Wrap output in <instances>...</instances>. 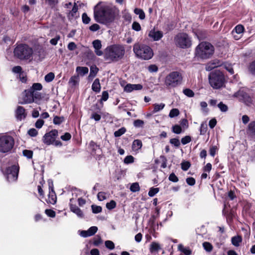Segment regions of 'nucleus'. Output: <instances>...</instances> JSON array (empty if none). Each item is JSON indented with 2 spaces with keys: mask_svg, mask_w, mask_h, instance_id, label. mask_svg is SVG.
Segmentation results:
<instances>
[{
  "mask_svg": "<svg viewBox=\"0 0 255 255\" xmlns=\"http://www.w3.org/2000/svg\"><path fill=\"white\" fill-rule=\"evenodd\" d=\"M118 13L119 10L115 6L99 3L94 7V18L96 22L109 25Z\"/></svg>",
  "mask_w": 255,
  "mask_h": 255,
  "instance_id": "f257e3e1",
  "label": "nucleus"
},
{
  "mask_svg": "<svg viewBox=\"0 0 255 255\" xmlns=\"http://www.w3.org/2000/svg\"><path fill=\"white\" fill-rule=\"evenodd\" d=\"M125 54V48L124 46L112 45L105 49L104 58L111 62H117L123 58Z\"/></svg>",
  "mask_w": 255,
  "mask_h": 255,
  "instance_id": "f03ea898",
  "label": "nucleus"
},
{
  "mask_svg": "<svg viewBox=\"0 0 255 255\" xmlns=\"http://www.w3.org/2000/svg\"><path fill=\"white\" fill-rule=\"evenodd\" d=\"M214 47L208 42H201L196 48L195 55L201 59H208L214 53Z\"/></svg>",
  "mask_w": 255,
  "mask_h": 255,
  "instance_id": "7ed1b4c3",
  "label": "nucleus"
},
{
  "mask_svg": "<svg viewBox=\"0 0 255 255\" xmlns=\"http://www.w3.org/2000/svg\"><path fill=\"white\" fill-rule=\"evenodd\" d=\"M133 51L137 57L143 60H149L153 55V51L149 46L138 43L134 45Z\"/></svg>",
  "mask_w": 255,
  "mask_h": 255,
  "instance_id": "20e7f679",
  "label": "nucleus"
},
{
  "mask_svg": "<svg viewBox=\"0 0 255 255\" xmlns=\"http://www.w3.org/2000/svg\"><path fill=\"white\" fill-rule=\"evenodd\" d=\"M182 79V75L180 72L173 71L165 77L164 84L168 88H174L181 84Z\"/></svg>",
  "mask_w": 255,
  "mask_h": 255,
  "instance_id": "39448f33",
  "label": "nucleus"
},
{
  "mask_svg": "<svg viewBox=\"0 0 255 255\" xmlns=\"http://www.w3.org/2000/svg\"><path fill=\"white\" fill-rule=\"evenodd\" d=\"M14 56L19 59H29L33 54V49L26 44H19L14 49Z\"/></svg>",
  "mask_w": 255,
  "mask_h": 255,
  "instance_id": "423d86ee",
  "label": "nucleus"
},
{
  "mask_svg": "<svg viewBox=\"0 0 255 255\" xmlns=\"http://www.w3.org/2000/svg\"><path fill=\"white\" fill-rule=\"evenodd\" d=\"M14 140L9 135H0V152L6 153L10 151L13 147Z\"/></svg>",
  "mask_w": 255,
  "mask_h": 255,
  "instance_id": "0eeeda50",
  "label": "nucleus"
},
{
  "mask_svg": "<svg viewBox=\"0 0 255 255\" xmlns=\"http://www.w3.org/2000/svg\"><path fill=\"white\" fill-rule=\"evenodd\" d=\"M209 80L211 86L214 89L222 87L225 81L223 74L220 71H215L210 73Z\"/></svg>",
  "mask_w": 255,
  "mask_h": 255,
  "instance_id": "6e6552de",
  "label": "nucleus"
},
{
  "mask_svg": "<svg viewBox=\"0 0 255 255\" xmlns=\"http://www.w3.org/2000/svg\"><path fill=\"white\" fill-rule=\"evenodd\" d=\"M174 41L176 45L182 48H187L191 45L190 38L186 33L178 34L175 37Z\"/></svg>",
  "mask_w": 255,
  "mask_h": 255,
  "instance_id": "1a4fd4ad",
  "label": "nucleus"
},
{
  "mask_svg": "<svg viewBox=\"0 0 255 255\" xmlns=\"http://www.w3.org/2000/svg\"><path fill=\"white\" fill-rule=\"evenodd\" d=\"M82 192L81 190L75 189L72 192V198L70 200V207H77V206H83L86 202L85 199L81 197Z\"/></svg>",
  "mask_w": 255,
  "mask_h": 255,
  "instance_id": "9d476101",
  "label": "nucleus"
},
{
  "mask_svg": "<svg viewBox=\"0 0 255 255\" xmlns=\"http://www.w3.org/2000/svg\"><path fill=\"white\" fill-rule=\"evenodd\" d=\"M19 172V167L18 165H13L7 167L4 174L5 175L8 182H13L17 180Z\"/></svg>",
  "mask_w": 255,
  "mask_h": 255,
  "instance_id": "9b49d317",
  "label": "nucleus"
},
{
  "mask_svg": "<svg viewBox=\"0 0 255 255\" xmlns=\"http://www.w3.org/2000/svg\"><path fill=\"white\" fill-rule=\"evenodd\" d=\"M58 136V131L56 129H53L48 133H46L43 137V142L50 145L53 144L55 139Z\"/></svg>",
  "mask_w": 255,
  "mask_h": 255,
  "instance_id": "f8f14e48",
  "label": "nucleus"
},
{
  "mask_svg": "<svg viewBox=\"0 0 255 255\" xmlns=\"http://www.w3.org/2000/svg\"><path fill=\"white\" fill-rule=\"evenodd\" d=\"M32 102H33L32 92L29 89L25 90L22 93V101L20 102V103L25 104Z\"/></svg>",
  "mask_w": 255,
  "mask_h": 255,
  "instance_id": "ddd939ff",
  "label": "nucleus"
},
{
  "mask_svg": "<svg viewBox=\"0 0 255 255\" xmlns=\"http://www.w3.org/2000/svg\"><path fill=\"white\" fill-rule=\"evenodd\" d=\"M222 213L226 217L227 222L231 221L235 217L236 214L234 208H223Z\"/></svg>",
  "mask_w": 255,
  "mask_h": 255,
  "instance_id": "4468645a",
  "label": "nucleus"
},
{
  "mask_svg": "<svg viewBox=\"0 0 255 255\" xmlns=\"http://www.w3.org/2000/svg\"><path fill=\"white\" fill-rule=\"evenodd\" d=\"M92 45L94 48V52L97 56H101L103 55V52L101 50L102 45L100 40H94L92 42Z\"/></svg>",
  "mask_w": 255,
  "mask_h": 255,
  "instance_id": "2eb2a0df",
  "label": "nucleus"
},
{
  "mask_svg": "<svg viewBox=\"0 0 255 255\" xmlns=\"http://www.w3.org/2000/svg\"><path fill=\"white\" fill-rule=\"evenodd\" d=\"M148 36L154 41H158L163 37V32L155 29L151 30L148 33Z\"/></svg>",
  "mask_w": 255,
  "mask_h": 255,
  "instance_id": "dca6fc26",
  "label": "nucleus"
},
{
  "mask_svg": "<svg viewBox=\"0 0 255 255\" xmlns=\"http://www.w3.org/2000/svg\"><path fill=\"white\" fill-rule=\"evenodd\" d=\"M15 116L18 120L21 121L26 118V113L23 107L18 106L15 111Z\"/></svg>",
  "mask_w": 255,
  "mask_h": 255,
  "instance_id": "f3484780",
  "label": "nucleus"
},
{
  "mask_svg": "<svg viewBox=\"0 0 255 255\" xmlns=\"http://www.w3.org/2000/svg\"><path fill=\"white\" fill-rule=\"evenodd\" d=\"M143 88L142 85L138 84H127L124 88V91L127 92H131L133 90H141Z\"/></svg>",
  "mask_w": 255,
  "mask_h": 255,
  "instance_id": "a211bd4d",
  "label": "nucleus"
},
{
  "mask_svg": "<svg viewBox=\"0 0 255 255\" xmlns=\"http://www.w3.org/2000/svg\"><path fill=\"white\" fill-rule=\"evenodd\" d=\"M221 65V63L218 60H214L212 62L208 63L206 67L207 71H211L216 67H218Z\"/></svg>",
  "mask_w": 255,
  "mask_h": 255,
  "instance_id": "6ab92c4d",
  "label": "nucleus"
},
{
  "mask_svg": "<svg viewBox=\"0 0 255 255\" xmlns=\"http://www.w3.org/2000/svg\"><path fill=\"white\" fill-rule=\"evenodd\" d=\"M78 76H83L87 74L89 72V69L87 67L78 66L76 69Z\"/></svg>",
  "mask_w": 255,
  "mask_h": 255,
  "instance_id": "aec40b11",
  "label": "nucleus"
},
{
  "mask_svg": "<svg viewBox=\"0 0 255 255\" xmlns=\"http://www.w3.org/2000/svg\"><path fill=\"white\" fill-rule=\"evenodd\" d=\"M56 196L54 191H49L47 202L54 205L56 202Z\"/></svg>",
  "mask_w": 255,
  "mask_h": 255,
  "instance_id": "412c9836",
  "label": "nucleus"
},
{
  "mask_svg": "<svg viewBox=\"0 0 255 255\" xmlns=\"http://www.w3.org/2000/svg\"><path fill=\"white\" fill-rule=\"evenodd\" d=\"M99 69L96 66H92L90 67V72L88 76L89 80H92L93 78L96 76Z\"/></svg>",
  "mask_w": 255,
  "mask_h": 255,
  "instance_id": "4be33fe9",
  "label": "nucleus"
},
{
  "mask_svg": "<svg viewBox=\"0 0 255 255\" xmlns=\"http://www.w3.org/2000/svg\"><path fill=\"white\" fill-rule=\"evenodd\" d=\"M92 90L96 92L99 93L101 90V85L100 83V80L99 79H96L92 86Z\"/></svg>",
  "mask_w": 255,
  "mask_h": 255,
  "instance_id": "5701e85b",
  "label": "nucleus"
},
{
  "mask_svg": "<svg viewBox=\"0 0 255 255\" xmlns=\"http://www.w3.org/2000/svg\"><path fill=\"white\" fill-rule=\"evenodd\" d=\"M232 243L235 247H239L240 243L242 241V238L240 236H234L232 238Z\"/></svg>",
  "mask_w": 255,
  "mask_h": 255,
  "instance_id": "b1692460",
  "label": "nucleus"
},
{
  "mask_svg": "<svg viewBox=\"0 0 255 255\" xmlns=\"http://www.w3.org/2000/svg\"><path fill=\"white\" fill-rule=\"evenodd\" d=\"M178 249L180 252L183 253L185 255H190L192 251L189 248H184L182 244H179L178 246Z\"/></svg>",
  "mask_w": 255,
  "mask_h": 255,
  "instance_id": "393cba45",
  "label": "nucleus"
},
{
  "mask_svg": "<svg viewBox=\"0 0 255 255\" xmlns=\"http://www.w3.org/2000/svg\"><path fill=\"white\" fill-rule=\"evenodd\" d=\"M142 142L139 139H135L133 141L132 147L133 149L135 150L140 149L142 147Z\"/></svg>",
  "mask_w": 255,
  "mask_h": 255,
  "instance_id": "a878e982",
  "label": "nucleus"
},
{
  "mask_svg": "<svg viewBox=\"0 0 255 255\" xmlns=\"http://www.w3.org/2000/svg\"><path fill=\"white\" fill-rule=\"evenodd\" d=\"M161 249L160 245L156 242H152L150 247V251L151 253L155 251H158Z\"/></svg>",
  "mask_w": 255,
  "mask_h": 255,
  "instance_id": "bb28decb",
  "label": "nucleus"
},
{
  "mask_svg": "<svg viewBox=\"0 0 255 255\" xmlns=\"http://www.w3.org/2000/svg\"><path fill=\"white\" fill-rule=\"evenodd\" d=\"M134 12L139 15V18L140 19L143 20L145 18V13L142 9L136 8L134 10Z\"/></svg>",
  "mask_w": 255,
  "mask_h": 255,
  "instance_id": "cd10ccee",
  "label": "nucleus"
},
{
  "mask_svg": "<svg viewBox=\"0 0 255 255\" xmlns=\"http://www.w3.org/2000/svg\"><path fill=\"white\" fill-rule=\"evenodd\" d=\"M42 86L40 83H34L29 89L32 92L40 91L42 89Z\"/></svg>",
  "mask_w": 255,
  "mask_h": 255,
  "instance_id": "c85d7f7f",
  "label": "nucleus"
},
{
  "mask_svg": "<svg viewBox=\"0 0 255 255\" xmlns=\"http://www.w3.org/2000/svg\"><path fill=\"white\" fill-rule=\"evenodd\" d=\"M78 6L76 4V3H74V5L72 8V9L69 12V14H68V17L69 18H72V17H74L77 11H78Z\"/></svg>",
  "mask_w": 255,
  "mask_h": 255,
  "instance_id": "c756f323",
  "label": "nucleus"
},
{
  "mask_svg": "<svg viewBox=\"0 0 255 255\" xmlns=\"http://www.w3.org/2000/svg\"><path fill=\"white\" fill-rule=\"evenodd\" d=\"M165 107V104L163 103H161L160 104H155L154 105V109L153 111V113H157L161 110H162Z\"/></svg>",
  "mask_w": 255,
  "mask_h": 255,
  "instance_id": "7c9ffc66",
  "label": "nucleus"
},
{
  "mask_svg": "<svg viewBox=\"0 0 255 255\" xmlns=\"http://www.w3.org/2000/svg\"><path fill=\"white\" fill-rule=\"evenodd\" d=\"M248 130L250 133L255 135V121L250 123L248 126Z\"/></svg>",
  "mask_w": 255,
  "mask_h": 255,
  "instance_id": "2f4dec72",
  "label": "nucleus"
},
{
  "mask_svg": "<svg viewBox=\"0 0 255 255\" xmlns=\"http://www.w3.org/2000/svg\"><path fill=\"white\" fill-rule=\"evenodd\" d=\"M32 97L33 99V102H37L39 101L42 98L41 94L37 91L32 92Z\"/></svg>",
  "mask_w": 255,
  "mask_h": 255,
  "instance_id": "473e14b6",
  "label": "nucleus"
},
{
  "mask_svg": "<svg viewBox=\"0 0 255 255\" xmlns=\"http://www.w3.org/2000/svg\"><path fill=\"white\" fill-rule=\"evenodd\" d=\"M64 121V118L63 117L55 116L53 119V123L55 125H60Z\"/></svg>",
  "mask_w": 255,
  "mask_h": 255,
  "instance_id": "72a5a7b5",
  "label": "nucleus"
},
{
  "mask_svg": "<svg viewBox=\"0 0 255 255\" xmlns=\"http://www.w3.org/2000/svg\"><path fill=\"white\" fill-rule=\"evenodd\" d=\"M207 129V125L206 123H202L201 124L200 128V133L201 135H204Z\"/></svg>",
  "mask_w": 255,
  "mask_h": 255,
  "instance_id": "f704fd0d",
  "label": "nucleus"
},
{
  "mask_svg": "<svg viewBox=\"0 0 255 255\" xmlns=\"http://www.w3.org/2000/svg\"><path fill=\"white\" fill-rule=\"evenodd\" d=\"M217 106L222 112H226L228 110V106L222 102H220Z\"/></svg>",
  "mask_w": 255,
  "mask_h": 255,
  "instance_id": "c9c22d12",
  "label": "nucleus"
},
{
  "mask_svg": "<svg viewBox=\"0 0 255 255\" xmlns=\"http://www.w3.org/2000/svg\"><path fill=\"white\" fill-rule=\"evenodd\" d=\"M78 76H74L71 77L69 81V84H70L72 86H76L78 83Z\"/></svg>",
  "mask_w": 255,
  "mask_h": 255,
  "instance_id": "e433bc0d",
  "label": "nucleus"
},
{
  "mask_svg": "<svg viewBox=\"0 0 255 255\" xmlns=\"http://www.w3.org/2000/svg\"><path fill=\"white\" fill-rule=\"evenodd\" d=\"M126 131V128L123 127L118 130L115 131L114 132V135L115 137H120L123 134H124Z\"/></svg>",
  "mask_w": 255,
  "mask_h": 255,
  "instance_id": "4c0bfd02",
  "label": "nucleus"
},
{
  "mask_svg": "<svg viewBox=\"0 0 255 255\" xmlns=\"http://www.w3.org/2000/svg\"><path fill=\"white\" fill-rule=\"evenodd\" d=\"M54 74L52 72H50L45 75L44 79L46 82H50L54 79Z\"/></svg>",
  "mask_w": 255,
  "mask_h": 255,
  "instance_id": "58836bf2",
  "label": "nucleus"
},
{
  "mask_svg": "<svg viewBox=\"0 0 255 255\" xmlns=\"http://www.w3.org/2000/svg\"><path fill=\"white\" fill-rule=\"evenodd\" d=\"M140 187L139 184L137 182L132 183L130 187V190L132 192L138 191Z\"/></svg>",
  "mask_w": 255,
  "mask_h": 255,
  "instance_id": "ea45409f",
  "label": "nucleus"
},
{
  "mask_svg": "<svg viewBox=\"0 0 255 255\" xmlns=\"http://www.w3.org/2000/svg\"><path fill=\"white\" fill-rule=\"evenodd\" d=\"M71 211L75 213L79 217L82 218L84 216V214L82 211L80 210V208H70Z\"/></svg>",
  "mask_w": 255,
  "mask_h": 255,
  "instance_id": "a19ab883",
  "label": "nucleus"
},
{
  "mask_svg": "<svg viewBox=\"0 0 255 255\" xmlns=\"http://www.w3.org/2000/svg\"><path fill=\"white\" fill-rule=\"evenodd\" d=\"M172 131L176 134H180L182 132L181 127L178 125H175L172 127Z\"/></svg>",
  "mask_w": 255,
  "mask_h": 255,
  "instance_id": "79ce46f5",
  "label": "nucleus"
},
{
  "mask_svg": "<svg viewBox=\"0 0 255 255\" xmlns=\"http://www.w3.org/2000/svg\"><path fill=\"white\" fill-rule=\"evenodd\" d=\"M82 21L84 24H87L91 21V18L88 16L86 13H83L82 15Z\"/></svg>",
  "mask_w": 255,
  "mask_h": 255,
  "instance_id": "37998d69",
  "label": "nucleus"
},
{
  "mask_svg": "<svg viewBox=\"0 0 255 255\" xmlns=\"http://www.w3.org/2000/svg\"><path fill=\"white\" fill-rule=\"evenodd\" d=\"M88 235L90 236H92L95 234L98 231V228L96 226H92L90 227L88 230Z\"/></svg>",
  "mask_w": 255,
  "mask_h": 255,
  "instance_id": "c03bdc74",
  "label": "nucleus"
},
{
  "mask_svg": "<svg viewBox=\"0 0 255 255\" xmlns=\"http://www.w3.org/2000/svg\"><path fill=\"white\" fill-rule=\"evenodd\" d=\"M183 93L188 97H193L194 96V93L190 89H185L183 91Z\"/></svg>",
  "mask_w": 255,
  "mask_h": 255,
  "instance_id": "a18cd8bd",
  "label": "nucleus"
},
{
  "mask_svg": "<svg viewBox=\"0 0 255 255\" xmlns=\"http://www.w3.org/2000/svg\"><path fill=\"white\" fill-rule=\"evenodd\" d=\"M203 246L204 249L208 252H211L213 249V247L212 245L208 242H204L203 244Z\"/></svg>",
  "mask_w": 255,
  "mask_h": 255,
  "instance_id": "49530a36",
  "label": "nucleus"
},
{
  "mask_svg": "<svg viewBox=\"0 0 255 255\" xmlns=\"http://www.w3.org/2000/svg\"><path fill=\"white\" fill-rule=\"evenodd\" d=\"M179 114V111L177 109H172L169 114V116L170 118H174L177 117Z\"/></svg>",
  "mask_w": 255,
  "mask_h": 255,
  "instance_id": "de8ad7c7",
  "label": "nucleus"
},
{
  "mask_svg": "<svg viewBox=\"0 0 255 255\" xmlns=\"http://www.w3.org/2000/svg\"><path fill=\"white\" fill-rule=\"evenodd\" d=\"M23 155L28 159L32 158L33 152L30 150L25 149L23 151Z\"/></svg>",
  "mask_w": 255,
  "mask_h": 255,
  "instance_id": "09e8293b",
  "label": "nucleus"
},
{
  "mask_svg": "<svg viewBox=\"0 0 255 255\" xmlns=\"http://www.w3.org/2000/svg\"><path fill=\"white\" fill-rule=\"evenodd\" d=\"M105 246L106 247V248L111 250H112L114 249V248H115V244L111 241H109V240L106 241L105 243Z\"/></svg>",
  "mask_w": 255,
  "mask_h": 255,
  "instance_id": "8fccbe9b",
  "label": "nucleus"
},
{
  "mask_svg": "<svg viewBox=\"0 0 255 255\" xmlns=\"http://www.w3.org/2000/svg\"><path fill=\"white\" fill-rule=\"evenodd\" d=\"M102 243V240L100 236H97L94 239L93 245L95 246H98Z\"/></svg>",
  "mask_w": 255,
  "mask_h": 255,
  "instance_id": "3c124183",
  "label": "nucleus"
},
{
  "mask_svg": "<svg viewBox=\"0 0 255 255\" xmlns=\"http://www.w3.org/2000/svg\"><path fill=\"white\" fill-rule=\"evenodd\" d=\"M134 162V157L132 155L127 156L124 159V163L125 164H130Z\"/></svg>",
  "mask_w": 255,
  "mask_h": 255,
  "instance_id": "603ef678",
  "label": "nucleus"
},
{
  "mask_svg": "<svg viewBox=\"0 0 255 255\" xmlns=\"http://www.w3.org/2000/svg\"><path fill=\"white\" fill-rule=\"evenodd\" d=\"M158 192L159 189L158 188H151L148 192V195L150 197H153Z\"/></svg>",
  "mask_w": 255,
  "mask_h": 255,
  "instance_id": "864d4df0",
  "label": "nucleus"
},
{
  "mask_svg": "<svg viewBox=\"0 0 255 255\" xmlns=\"http://www.w3.org/2000/svg\"><path fill=\"white\" fill-rule=\"evenodd\" d=\"M249 70L252 74L255 75V60L250 64Z\"/></svg>",
  "mask_w": 255,
  "mask_h": 255,
  "instance_id": "5fc2aeb1",
  "label": "nucleus"
},
{
  "mask_svg": "<svg viewBox=\"0 0 255 255\" xmlns=\"http://www.w3.org/2000/svg\"><path fill=\"white\" fill-rule=\"evenodd\" d=\"M181 168L184 171H187L190 167V163L188 161L183 162L181 164Z\"/></svg>",
  "mask_w": 255,
  "mask_h": 255,
  "instance_id": "6e6d98bb",
  "label": "nucleus"
},
{
  "mask_svg": "<svg viewBox=\"0 0 255 255\" xmlns=\"http://www.w3.org/2000/svg\"><path fill=\"white\" fill-rule=\"evenodd\" d=\"M132 28L136 31H139L141 30V26L138 22L134 21L132 24Z\"/></svg>",
  "mask_w": 255,
  "mask_h": 255,
  "instance_id": "4d7b16f0",
  "label": "nucleus"
},
{
  "mask_svg": "<svg viewBox=\"0 0 255 255\" xmlns=\"http://www.w3.org/2000/svg\"><path fill=\"white\" fill-rule=\"evenodd\" d=\"M100 29V26L97 23H94L89 27V29L92 32H96Z\"/></svg>",
  "mask_w": 255,
  "mask_h": 255,
  "instance_id": "13d9d810",
  "label": "nucleus"
},
{
  "mask_svg": "<svg viewBox=\"0 0 255 255\" xmlns=\"http://www.w3.org/2000/svg\"><path fill=\"white\" fill-rule=\"evenodd\" d=\"M191 141V138L189 135H186L181 139V143L183 144H186Z\"/></svg>",
  "mask_w": 255,
  "mask_h": 255,
  "instance_id": "bf43d9fd",
  "label": "nucleus"
},
{
  "mask_svg": "<svg viewBox=\"0 0 255 255\" xmlns=\"http://www.w3.org/2000/svg\"><path fill=\"white\" fill-rule=\"evenodd\" d=\"M244 27L242 25H237L234 29L235 32L238 34L242 33L244 31Z\"/></svg>",
  "mask_w": 255,
  "mask_h": 255,
  "instance_id": "052dcab7",
  "label": "nucleus"
},
{
  "mask_svg": "<svg viewBox=\"0 0 255 255\" xmlns=\"http://www.w3.org/2000/svg\"><path fill=\"white\" fill-rule=\"evenodd\" d=\"M170 143L176 147H178L180 144L179 140L176 138H171L170 140Z\"/></svg>",
  "mask_w": 255,
  "mask_h": 255,
  "instance_id": "680f3d73",
  "label": "nucleus"
},
{
  "mask_svg": "<svg viewBox=\"0 0 255 255\" xmlns=\"http://www.w3.org/2000/svg\"><path fill=\"white\" fill-rule=\"evenodd\" d=\"M144 124V122L140 120H136L133 123V125L135 127L139 128L142 127Z\"/></svg>",
  "mask_w": 255,
  "mask_h": 255,
  "instance_id": "e2e57ef3",
  "label": "nucleus"
},
{
  "mask_svg": "<svg viewBox=\"0 0 255 255\" xmlns=\"http://www.w3.org/2000/svg\"><path fill=\"white\" fill-rule=\"evenodd\" d=\"M169 180L173 182H177L178 181V178L174 173H171L168 178Z\"/></svg>",
  "mask_w": 255,
  "mask_h": 255,
  "instance_id": "0e129e2a",
  "label": "nucleus"
},
{
  "mask_svg": "<svg viewBox=\"0 0 255 255\" xmlns=\"http://www.w3.org/2000/svg\"><path fill=\"white\" fill-rule=\"evenodd\" d=\"M109 98V94L107 91H103L102 93V98L101 99V103L106 101Z\"/></svg>",
  "mask_w": 255,
  "mask_h": 255,
  "instance_id": "69168bd1",
  "label": "nucleus"
},
{
  "mask_svg": "<svg viewBox=\"0 0 255 255\" xmlns=\"http://www.w3.org/2000/svg\"><path fill=\"white\" fill-rule=\"evenodd\" d=\"M45 213L50 217L53 218L55 216V212L51 209H46Z\"/></svg>",
  "mask_w": 255,
  "mask_h": 255,
  "instance_id": "338daca9",
  "label": "nucleus"
},
{
  "mask_svg": "<svg viewBox=\"0 0 255 255\" xmlns=\"http://www.w3.org/2000/svg\"><path fill=\"white\" fill-rule=\"evenodd\" d=\"M98 199L100 201H103L106 198V193L104 192H100L98 194Z\"/></svg>",
  "mask_w": 255,
  "mask_h": 255,
  "instance_id": "774afa93",
  "label": "nucleus"
}]
</instances>
